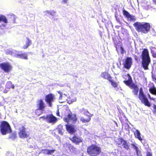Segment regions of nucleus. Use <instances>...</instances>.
I'll list each match as a JSON object with an SVG mask.
<instances>
[{
	"label": "nucleus",
	"instance_id": "nucleus-1",
	"mask_svg": "<svg viewBox=\"0 0 156 156\" xmlns=\"http://www.w3.org/2000/svg\"><path fill=\"white\" fill-rule=\"evenodd\" d=\"M141 59V67L144 70L148 69V66L151 62V60L149 52L147 49L144 48L140 56Z\"/></svg>",
	"mask_w": 156,
	"mask_h": 156
},
{
	"label": "nucleus",
	"instance_id": "nucleus-2",
	"mask_svg": "<svg viewBox=\"0 0 156 156\" xmlns=\"http://www.w3.org/2000/svg\"><path fill=\"white\" fill-rule=\"evenodd\" d=\"M123 78L126 80L124 81V83L132 89V92L134 95L137 96L139 91L137 85L134 83H132V80L131 76L129 74H127L124 75Z\"/></svg>",
	"mask_w": 156,
	"mask_h": 156
},
{
	"label": "nucleus",
	"instance_id": "nucleus-3",
	"mask_svg": "<svg viewBox=\"0 0 156 156\" xmlns=\"http://www.w3.org/2000/svg\"><path fill=\"white\" fill-rule=\"evenodd\" d=\"M133 25L138 32L146 34L150 30L151 26L148 23L136 22L133 24Z\"/></svg>",
	"mask_w": 156,
	"mask_h": 156
},
{
	"label": "nucleus",
	"instance_id": "nucleus-4",
	"mask_svg": "<svg viewBox=\"0 0 156 156\" xmlns=\"http://www.w3.org/2000/svg\"><path fill=\"white\" fill-rule=\"evenodd\" d=\"M101 152V148L95 144H92L87 147V152L90 156H98Z\"/></svg>",
	"mask_w": 156,
	"mask_h": 156
},
{
	"label": "nucleus",
	"instance_id": "nucleus-5",
	"mask_svg": "<svg viewBox=\"0 0 156 156\" xmlns=\"http://www.w3.org/2000/svg\"><path fill=\"white\" fill-rule=\"evenodd\" d=\"M0 131L3 135H5L12 132L11 127L8 122L5 121H2L0 125Z\"/></svg>",
	"mask_w": 156,
	"mask_h": 156
},
{
	"label": "nucleus",
	"instance_id": "nucleus-6",
	"mask_svg": "<svg viewBox=\"0 0 156 156\" xmlns=\"http://www.w3.org/2000/svg\"><path fill=\"white\" fill-rule=\"evenodd\" d=\"M138 97L139 100L145 106L149 107L151 106V104L144 94L142 88H140L139 89Z\"/></svg>",
	"mask_w": 156,
	"mask_h": 156
},
{
	"label": "nucleus",
	"instance_id": "nucleus-7",
	"mask_svg": "<svg viewBox=\"0 0 156 156\" xmlns=\"http://www.w3.org/2000/svg\"><path fill=\"white\" fill-rule=\"evenodd\" d=\"M63 120L66 122L68 123L71 121L72 123H74L76 122L77 119L76 115L70 111L68 113L67 116L64 118Z\"/></svg>",
	"mask_w": 156,
	"mask_h": 156
},
{
	"label": "nucleus",
	"instance_id": "nucleus-8",
	"mask_svg": "<svg viewBox=\"0 0 156 156\" xmlns=\"http://www.w3.org/2000/svg\"><path fill=\"white\" fill-rule=\"evenodd\" d=\"M19 130L18 134L20 138H25L29 136V134L26 131L25 126H22L21 127H19Z\"/></svg>",
	"mask_w": 156,
	"mask_h": 156
},
{
	"label": "nucleus",
	"instance_id": "nucleus-9",
	"mask_svg": "<svg viewBox=\"0 0 156 156\" xmlns=\"http://www.w3.org/2000/svg\"><path fill=\"white\" fill-rule=\"evenodd\" d=\"M0 68L5 72L9 73L12 70L11 65L8 62H4L0 64Z\"/></svg>",
	"mask_w": 156,
	"mask_h": 156
},
{
	"label": "nucleus",
	"instance_id": "nucleus-10",
	"mask_svg": "<svg viewBox=\"0 0 156 156\" xmlns=\"http://www.w3.org/2000/svg\"><path fill=\"white\" fill-rule=\"evenodd\" d=\"M44 99L48 106L50 107H51L52 103L55 99V96L53 94L50 93L45 96Z\"/></svg>",
	"mask_w": 156,
	"mask_h": 156
},
{
	"label": "nucleus",
	"instance_id": "nucleus-11",
	"mask_svg": "<svg viewBox=\"0 0 156 156\" xmlns=\"http://www.w3.org/2000/svg\"><path fill=\"white\" fill-rule=\"evenodd\" d=\"M36 106L37 108L44 111L46 107L45 104L42 99L37 100L36 102Z\"/></svg>",
	"mask_w": 156,
	"mask_h": 156
},
{
	"label": "nucleus",
	"instance_id": "nucleus-12",
	"mask_svg": "<svg viewBox=\"0 0 156 156\" xmlns=\"http://www.w3.org/2000/svg\"><path fill=\"white\" fill-rule=\"evenodd\" d=\"M132 59L130 57H127L123 63L124 67L128 69H129L132 64Z\"/></svg>",
	"mask_w": 156,
	"mask_h": 156
},
{
	"label": "nucleus",
	"instance_id": "nucleus-13",
	"mask_svg": "<svg viewBox=\"0 0 156 156\" xmlns=\"http://www.w3.org/2000/svg\"><path fill=\"white\" fill-rule=\"evenodd\" d=\"M47 122L48 123L54 124L57 121V118L52 114L47 115Z\"/></svg>",
	"mask_w": 156,
	"mask_h": 156
},
{
	"label": "nucleus",
	"instance_id": "nucleus-14",
	"mask_svg": "<svg viewBox=\"0 0 156 156\" xmlns=\"http://www.w3.org/2000/svg\"><path fill=\"white\" fill-rule=\"evenodd\" d=\"M123 15L130 21H135L136 18L134 16L130 15L129 13L125 10H123L122 11Z\"/></svg>",
	"mask_w": 156,
	"mask_h": 156
},
{
	"label": "nucleus",
	"instance_id": "nucleus-15",
	"mask_svg": "<svg viewBox=\"0 0 156 156\" xmlns=\"http://www.w3.org/2000/svg\"><path fill=\"white\" fill-rule=\"evenodd\" d=\"M66 127L67 131L71 134L74 133L76 131L74 126L71 125L66 124Z\"/></svg>",
	"mask_w": 156,
	"mask_h": 156
},
{
	"label": "nucleus",
	"instance_id": "nucleus-16",
	"mask_svg": "<svg viewBox=\"0 0 156 156\" xmlns=\"http://www.w3.org/2000/svg\"><path fill=\"white\" fill-rule=\"evenodd\" d=\"M69 139L73 143H75L76 144H77L82 142V140L80 138L76 135L74 136L71 138H70Z\"/></svg>",
	"mask_w": 156,
	"mask_h": 156
},
{
	"label": "nucleus",
	"instance_id": "nucleus-17",
	"mask_svg": "<svg viewBox=\"0 0 156 156\" xmlns=\"http://www.w3.org/2000/svg\"><path fill=\"white\" fill-rule=\"evenodd\" d=\"M15 57L16 58L25 60H27L28 59L27 54L26 53L16 54Z\"/></svg>",
	"mask_w": 156,
	"mask_h": 156
},
{
	"label": "nucleus",
	"instance_id": "nucleus-18",
	"mask_svg": "<svg viewBox=\"0 0 156 156\" xmlns=\"http://www.w3.org/2000/svg\"><path fill=\"white\" fill-rule=\"evenodd\" d=\"M101 76L104 79H107L108 81L112 78L111 75L106 72L102 73Z\"/></svg>",
	"mask_w": 156,
	"mask_h": 156
},
{
	"label": "nucleus",
	"instance_id": "nucleus-19",
	"mask_svg": "<svg viewBox=\"0 0 156 156\" xmlns=\"http://www.w3.org/2000/svg\"><path fill=\"white\" fill-rule=\"evenodd\" d=\"M27 39L26 44L23 46V48L24 49H27L32 44L31 41L30 39L29 38H27Z\"/></svg>",
	"mask_w": 156,
	"mask_h": 156
},
{
	"label": "nucleus",
	"instance_id": "nucleus-20",
	"mask_svg": "<svg viewBox=\"0 0 156 156\" xmlns=\"http://www.w3.org/2000/svg\"><path fill=\"white\" fill-rule=\"evenodd\" d=\"M149 90L151 94L156 95V87L154 86L151 87L149 89Z\"/></svg>",
	"mask_w": 156,
	"mask_h": 156
},
{
	"label": "nucleus",
	"instance_id": "nucleus-21",
	"mask_svg": "<svg viewBox=\"0 0 156 156\" xmlns=\"http://www.w3.org/2000/svg\"><path fill=\"white\" fill-rule=\"evenodd\" d=\"M140 133L139 131L137 129L135 131V133H134L135 137L137 138L139 140L141 141L142 140V138L140 136Z\"/></svg>",
	"mask_w": 156,
	"mask_h": 156
},
{
	"label": "nucleus",
	"instance_id": "nucleus-22",
	"mask_svg": "<svg viewBox=\"0 0 156 156\" xmlns=\"http://www.w3.org/2000/svg\"><path fill=\"white\" fill-rule=\"evenodd\" d=\"M2 22L5 23H8V20L6 17L4 15H0V22Z\"/></svg>",
	"mask_w": 156,
	"mask_h": 156
},
{
	"label": "nucleus",
	"instance_id": "nucleus-23",
	"mask_svg": "<svg viewBox=\"0 0 156 156\" xmlns=\"http://www.w3.org/2000/svg\"><path fill=\"white\" fill-rule=\"evenodd\" d=\"M43 111V110L37 108L35 110L34 113L37 116H38L42 114Z\"/></svg>",
	"mask_w": 156,
	"mask_h": 156
},
{
	"label": "nucleus",
	"instance_id": "nucleus-24",
	"mask_svg": "<svg viewBox=\"0 0 156 156\" xmlns=\"http://www.w3.org/2000/svg\"><path fill=\"white\" fill-rule=\"evenodd\" d=\"M58 133L61 135H63V131L62 126L61 125H59L57 128Z\"/></svg>",
	"mask_w": 156,
	"mask_h": 156
},
{
	"label": "nucleus",
	"instance_id": "nucleus-25",
	"mask_svg": "<svg viewBox=\"0 0 156 156\" xmlns=\"http://www.w3.org/2000/svg\"><path fill=\"white\" fill-rule=\"evenodd\" d=\"M91 119V117L90 115L88 116L87 119H85L83 118H81L80 120L82 123H86L89 122Z\"/></svg>",
	"mask_w": 156,
	"mask_h": 156
},
{
	"label": "nucleus",
	"instance_id": "nucleus-26",
	"mask_svg": "<svg viewBox=\"0 0 156 156\" xmlns=\"http://www.w3.org/2000/svg\"><path fill=\"white\" fill-rule=\"evenodd\" d=\"M151 53L154 58H156V48L154 47L151 48Z\"/></svg>",
	"mask_w": 156,
	"mask_h": 156
},
{
	"label": "nucleus",
	"instance_id": "nucleus-27",
	"mask_svg": "<svg viewBox=\"0 0 156 156\" xmlns=\"http://www.w3.org/2000/svg\"><path fill=\"white\" fill-rule=\"evenodd\" d=\"M122 146L125 149L128 150L129 148V145L126 141L124 140L122 144Z\"/></svg>",
	"mask_w": 156,
	"mask_h": 156
},
{
	"label": "nucleus",
	"instance_id": "nucleus-28",
	"mask_svg": "<svg viewBox=\"0 0 156 156\" xmlns=\"http://www.w3.org/2000/svg\"><path fill=\"white\" fill-rule=\"evenodd\" d=\"M111 83L112 86L114 88H115L118 86V83L116 82H114L112 80V78L109 81Z\"/></svg>",
	"mask_w": 156,
	"mask_h": 156
},
{
	"label": "nucleus",
	"instance_id": "nucleus-29",
	"mask_svg": "<svg viewBox=\"0 0 156 156\" xmlns=\"http://www.w3.org/2000/svg\"><path fill=\"white\" fill-rule=\"evenodd\" d=\"M17 137V134L16 132L13 133L9 135V138L12 140H15Z\"/></svg>",
	"mask_w": 156,
	"mask_h": 156
},
{
	"label": "nucleus",
	"instance_id": "nucleus-30",
	"mask_svg": "<svg viewBox=\"0 0 156 156\" xmlns=\"http://www.w3.org/2000/svg\"><path fill=\"white\" fill-rule=\"evenodd\" d=\"M125 140L122 138H120L118 139V141H116V144L118 145L122 144Z\"/></svg>",
	"mask_w": 156,
	"mask_h": 156
},
{
	"label": "nucleus",
	"instance_id": "nucleus-31",
	"mask_svg": "<svg viewBox=\"0 0 156 156\" xmlns=\"http://www.w3.org/2000/svg\"><path fill=\"white\" fill-rule=\"evenodd\" d=\"M55 11H46L44 12L45 13V15H47L48 14H49L51 15H53L55 13Z\"/></svg>",
	"mask_w": 156,
	"mask_h": 156
},
{
	"label": "nucleus",
	"instance_id": "nucleus-32",
	"mask_svg": "<svg viewBox=\"0 0 156 156\" xmlns=\"http://www.w3.org/2000/svg\"><path fill=\"white\" fill-rule=\"evenodd\" d=\"M5 53V54L7 55H12L13 52L10 49H7L6 50Z\"/></svg>",
	"mask_w": 156,
	"mask_h": 156
},
{
	"label": "nucleus",
	"instance_id": "nucleus-33",
	"mask_svg": "<svg viewBox=\"0 0 156 156\" xmlns=\"http://www.w3.org/2000/svg\"><path fill=\"white\" fill-rule=\"evenodd\" d=\"M131 145L132 146V147L136 151V152L137 153H138V152L139 151L138 147L136 146L135 145L133 144H132Z\"/></svg>",
	"mask_w": 156,
	"mask_h": 156
},
{
	"label": "nucleus",
	"instance_id": "nucleus-34",
	"mask_svg": "<svg viewBox=\"0 0 156 156\" xmlns=\"http://www.w3.org/2000/svg\"><path fill=\"white\" fill-rule=\"evenodd\" d=\"M8 87V88H12L14 89V86L13 84H12V83L11 82H9L7 84V86H9Z\"/></svg>",
	"mask_w": 156,
	"mask_h": 156
},
{
	"label": "nucleus",
	"instance_id": "nucleus-35",
	"mask_svg": "<svg viewBox=\"0 0 156 156\" xmlns=\"http://www.w3.org/2000/svg\"><path fill=\"white\" fill-rule=\"evenodd\" d=\"M119 49L120 50V52L121 54H123L126 52V51L124 49L123 47L122 46H120L119 47Z\"/></svg>",
	"mask_w": 156,
	"mask_h": 156
},
{
	"label": "nucleus",
	"instance_id": "nucleus-36",
	"mask_svg": "<svg viewBox=\"0 0 156 156\" xmlns=\"http://www.w3.org/2000/svg\"><path fill=\"white\" fill-rule=\"evenodd\" d=\"M55 151V150H48V154L51 155Z\"/></svg>",
	"mask_w": 156,
	"mask_h": 156
},
{
	"label": "nucleus",
	"instance_id": "nucleus-37",
	"mask_svg": "<svg viewBox=\"0 0 156 156\" xmlns=\"http://www.w3.org/2000/svg\"><path fill=\"white\" fill-rule=\"evenodd\" d=\"M48 150L47 149H42V152L44 154H48Z\"/></svg>",
	"mask_w": 156,
	"mask_h": 156
},
{
	"label": "nucleus",
	"instance_id": "nucleus-38",
	"mask_svg": "<svg viewBox=\"0 0 156 156\" xmlns=\"http://www.w3.org/2000/svg\"><path fill=\"white\" fill-rule=\"evenodd\" d=\"M153 108L154 110L153 111V113L154 114H156V105L154 104L153 105Z\"/></svg>",
	"mask_w": 156,
	"mask_h": 156
},
{
	"label": "nucleus",
	"instance_id": "nucleus-39",
	"mask_svg": "<svg viewBox=\"0 0 156 156\" xmlns=\"http://www.w3.org/2000/svg\"><path fill=\"white\" fill-rule=\"evenodd\" d=\"M133 55L136 61H137L139 60V56L136 55Z\"/></svg>",
	"mask_w": 156,
	"mask_h": 156
},
{
	"label": "nucleus",
	"instance_id": "nucleus-40",
	"mask_svg": "<svg viewBox=\"0 0 156 156\" xmlns=\"http://www.w3.org/2000/svg\"><path fill=\"white\" fill-rule=\"evenodd\" d=\"M43 119V120H47V115L45 116H41L39 118V119Z\"/></svg>",
	"mask_w": 156,
	"mask_h": 156
},
{
	"label": "nucleus",
	"instance_id": "nucleus-41",
	"mask_svg": "<svg viewBox=\"0 0 156 156\" xmlns=\"http://www.w3.org/2000/svg\"><path fill=\"white\" fill-rule=\"evenodd\" d=\"M83 113L85 115H87L88 116L89 115H88L89 114V113L87 110H84Z\"/></svg>",
	"mask_w": 156,
	"mask_h": 156
},
{
	"label": "nucleus",
	"instance_id": "nucleus-42",
	"mask_svg": "<svg viewBox=\"0 0 156 156\" xmlns=\"http://www.w3.org/2000/svg\"><path fill=\"white\" fill-rule=\"evenodd\" d=\"M146 156H152V153L149 151L147 152Z\"/></svg>",
	"mask_w": 156,
	"mask_h": 156
},
{
	"label": "nucleus",
	"instance_id": "nucleus-43",
	"mask_svg": "<svg viewBox=\"0 0 156 156\" xmlns=\"http://www.w3.org/2000/svg\"><path fill=\"white\" fill-rule=\"evenodd\" d=\"M60 91H59L58 92V93H59L60 94V97H59V100H60V98H62V93H60Z\"/></svg>",
	"mask_w": 156,
	"mask_h": 156
},
{
	"label": "nucleus",
	"instance_id": "nucleus-44",
	"mask_svg": "<svg viewBox=\"0 0 156 156\" xmlns=\"http://www.w3.org/2000/svg\"><path fill=\"white\" fill-rule=\"evenodd\" d=\"M68 0H62V2L64 3H66L67 2Z\"/></svg>",
	"mask_w": 156,
	"mask_h": 156
},
{
	"label": "nucleus",
	"instance_id": "nucleus-45",
	"mask_svg": "<svg viewBox=\"0 0 156 156\" xmlns=\"http://www.w3.org/2000/svg\"><path fill=\"white\" fill-rule=\"evenodd\" d=\"M152 2L154 4L156 5V0H152Z\"/></svg>",
	"mask_w": 156,
	"mask_h": 156
},
{
	"label": "nucleus",
	"instance_id": "nucleus-46",
	"mask_svg": "<svg viewBox=\"0 0 156 156\" xmlns=\"http://www.w3.org/2000/svg\"><path fill=\"white\" fill-rule=\"evenodd\" d=\"M149 97L150 99L154 100V99L153 98H151L150 97V96L149 94Z\"/></svg>",
	"mask_w": 156,
	"mask_h": 156
},
{
	"label": "nucleus",
	"instance_id": "nucleus-47",
	"mask_svg": "<svg viewBox=\"0 0 156 156\" xmlns=\"http://www.w3.org/2000/svg\"><path fill=\"white\" fill-rule=\"evenodd\" d=\"M56 114L57 116H59V113L58 111V112H57Z\"/></svg>",
	"mask_w": 156,
	"mask_h": 156
},
{
	"label": "nucleus",
	"instance_id": "nucleus-48",
	"mask_svg": "<svg viewBox=\"0 0 156 156\" xmlns=\"http://www.w3.org/2000/svg\"><path fill=\"white\" fill-rule=\"evenodd\" d=\"M116 50L117 51L118 53H119V50H118V48H117V47H116Z\"/></svg>",
	"mask_w": 156,
	"mask_h": 156
},
{
	"label": "nucleus",
	"instance_id": "nucleus-49",
	"mask_svg": "<svg viewBox=\"0 0 156 156\" xmlns=\"http://www.w3.org/2000/svg\"><path fill=\"white\" fill-rule=\"evenodd\" d=\"M15 23V19H14V20L13 23Z\"/></svg>",
	"mask_w": 156,
	"mask_h": 156
},
{
	"label": "nucleus",
	"instance_id": "nucleus-50",
	"mask_svg": "<svg viewBox=\"0 0 156 156\" xmlns=\"http://www.w3.org/2000/svg\"><path fill=\"white\" fill-rule=\"evenodd\" d=\"M68 103H69V104L71 103H72V101H70V102H69V101H68Z\"/></svg>",
	"mask_w": 156,
	"mask_h": 156
}]
</instances>
